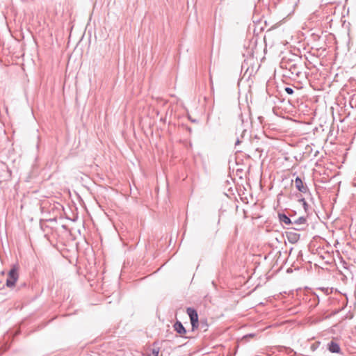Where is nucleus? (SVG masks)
Masks as SVG:
<instances>
[{
    "label": "nucleus",
    "instance_id": "20e7f679",
    "mask_svg": "<svg viewBox=\"0 0 356 356\" xmlns=\"http://www.w3.org/2000/svg\"><path fill=\"white\" fill-rule=\"evenodd\" d=\"M293 228H291L285 232L286 237L290 243L294 244L300 240V235Z\"/></svg>",
    "mask_w": 356,
    "mask_h": 356
},
{
    "label": "nucleus",
    "instance_id": "1a4fd4ad",
    "mask_svg": "<svg viewBox=\"0 0 356 356\" xmlns=\"http://www.w3.org/2000/svg\"><path fill=\"white\" fill-rule=\"evenodd\" d=\"M290 71H291V73L296 74L297 76H300L301 74V72L298 69L296 65H293L291 67Z\"/></svg>",
    "mask_w": 356,
    "mask_h": 356
},
{
    "label": "nucleus",
    "instance_id": "9d476101",
    "mask_svg": "<svg viewBox=\"0 0 356 356\" xmlns=\"http://www.w3.org/2000/svg\"><path fill=\"white\" fill-rule=\"evenodd\" d=\"M159 348H157V349L153 348L151 350V353L148 355V356H158L159 355Z\"/></svg>",
    "mask_w": 356,
    "mask_h": 356
},
{
    "label": "nucleus",
    "instance_id": "9b49d317",
    "mask_svg": "<svg viewBox=\"0 0 356 356\" xmlns=\"http://www.w3.org/2000/svg\"><path fill=\"white\" fill-rule=\"evenodd\" d=\"M284 90L289 95H293V92H294L293 90L291 88H289V87H286L284 88Z\"/></svg>",
    "mask_w": 356,
    "mask_h": 356
},
{
    "label": "nucleus",
    "instance_id": "f257e3e1",
    "mask_svg": "<svg viewBox=\"0 0 356 356\" xmlns=\"http://www.w3.org/2000/svg\"><path fill=\"white\" fill-rule=\"evenodd\" d=\"M19 278L18 266L14 265L8 273L6 280V286L8 287H13Z\"/></svg>",
    "mask_w": 356,
    "mask_h": 356
},
{
    "label": "nucleus",
    "instance_id": "423d86ee",
    "mask_svg": "<svg viewBox=\"0 0 356 356\" xmlns=\"http://www.w3.org/2000/svg\"><path fill=\"white\" fill-rule=\"evenodd\" d=\"M327 346L328 350L332 353H339L341 351L339 345L333 341H331Z\"/></svg>",
    "mask_w": 356,
    "mask_h": 356
},
{
    "label": "nucleus",
    "instance_id": "6e6552de",
    "mask_svg": "<svg viewBox=\"0 0 356 356\" xmlns=\"http://www.w3.org/2000/svg\"><path fill=\"white\" fill-rule=\"evenodd\" d=\"M278 218L282 223H284L286 225H292V218H289L284 213H279Z\"/></svg>",
    "mask_w": 356,
    "mask_h": 356
},
{
    "label": "nucleus",
    "instance_id": "0eeeda50",
    "mask_svg": "<svg viewBox=\"0 0 356 356\" xmlns=\"http://www.w3.org/2000/svg\"><path fill=\"white\" fill-rule=\"evenodd\" d=\"M173 327H174L175 330L177 333H179V334H180L181 335L186 333V330L185 327H184V325H182V323L180 321H177L174 324Z\"/></svg>",
    "mask_w": 356,
    "mask_h": 356
},
{
    "label": "nucleus",
    "instance_id": "ddd939ff",
    "mask_svg": "<svg viewBox=\"0 0 356 356\" xmlns=\"http://www.w3.org/2000/svg\"><path fill=\"white\" fill-rule=\"evenodd\" d=\"M239 143H240V141H239V140L238 139V140H236V143H235V145H238Z\"/></svg>",
    "mask_w": 356,
    "mask_h": 356
},
{
    "label": "nucleus",
    "instance_id": "f03ea898",
    "mask_svg": "<svg viewBox=\"0 0 356 356\" xmlns=\"http://www.w3.org/2000/svg\"><path fill=\"white\" fill-rule=\"evenodd\" d=\"M187 314L190 317L192 329L194 330L198 327V314L197 311L191 307L186 309Z\"/></svg>",
    "mask_w": 356,
    "mask_h": 356
},
{
    "label": "nucleus",
    "instance_id": "39448f33",
    "mask_svg": "<svg viewBox=\"0 0 356 356\" xmlns=\"http://www.w3.org/2000/svg\"><path fill=\"white\" fill-rule=\"evenodd\" d=\"M295 186L298 191L303 193H305L308 190L307 186L303 184L302 179L299 177H297L295 179Z\"/></svg>",
    "mask_w": 356,
    "mask_h": 356
},
{
    "label": "nucleus",
    "instance_id": "7ed1b4c3",
    "mask_svg": "<svg viewBox=\"0 0 356 356\" xmlns=\"http://www.w3.org/2000/svg\"><path fill=\"white\" fill-rule=\"evenodd\" d=\"M292 225L295 230H302L307 226V218L304 216L293 218Z\"/></svg>",
    "mask_w": 356,
    "mask_h": 356
},
{
    "label": "nucleus",
    "instance_id": "f8f14e48",
    "mask_svg": "<svg viewBox=\"0 0 356 356\" xmlns=\"http://www.w3.org/2000/svg\"><path fill=\"white\" fill-rule=\"evenodd\" d=\"M301 201H302L304 208L306 209V207L308 206L307 202H305V199H302Z\"/></svg>",
    "mask_w": 356,
    "mask_h": 356
}]
</instances>
